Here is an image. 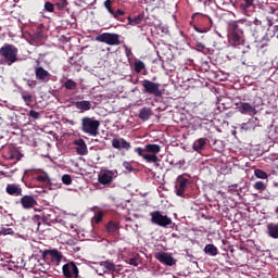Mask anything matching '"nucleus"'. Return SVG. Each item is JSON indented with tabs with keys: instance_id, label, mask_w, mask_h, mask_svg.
Returning <instances> with one entry per match:
<instances>
[{
	"instance_id": "nucleus-1",
	"label": "nucleus",
	"mask_w": 278,
	"mask_h": 278,
	"mask_svg": "<svg viewBox=\"0 0 278 278\" xmlns=\"http://www.w3.org/2000/svg\"><path fill=\"white\" fill-rule=\"evenodd\" d=\"M99 127H101V122H99V119L88 116L81 118L80 129L83 134L97 138L99 135Z\"/></svg>"
},
{
	"instance_id": "nucleus-2",
	"label": "nucleus",
	"mask_w": 278,
	"mask_h": 278,
	"mask_svg": "<svg viewBox=\"0 0 278 278\" xmlns=\"http://www.w3.org/2000/svg\"><path fill=\"white\" fill-rule=\"evenodd\" d=\"M0 58H3L9 66L15 64V62H18V48L12 43H4L0 48Z\"/></svg>"
},
{
	"instance_id": "nucleus-3",
	"label": "nucleus",
	"mask_w": 278,
	"mask_h": 278,
	"mask_svg": "<svg viewBox=\"0 0 278 278\" xmlns=\"http://www.w3.org/2000/svg\"><path fill=\"white\" fill-rule=\"evenodd\" d=\"M142 92L144 94H150V97H154L155 99H160L163 97L164 91H162L160 83H155L153 80L144 79L141 83Z\"/></svg>"
},
{
	"instance_id": "nucleus-4",
	"label": "nucleus",
	"mask_w": 278,
	"mask_h": 278,
	"mask_svg": "<svg viewBox=\"0 0 278 278\" xmlns=\"http://www.w3.org/2000/svg\"><path fill=\"white\" fill-rule=\"evenodd\" d=\"M243 36L244 31L242 30V28H240V25H238V23L235 22L230 24L228 40L232 47H239V45H242Z\"/></svg>"
},
{
	"instance_id": "nucleus-5",
	"label": "nucleus",
	"mask_w": 278,
	"mask_h": 278,
	"mask_svg": "<svg viewBox=\"0 0 278 278\" xmlns=\"http://www.w3.org/2000/svg\"><path fill=\"white\" fill-rule=\"evenodd\" d=\"M97 42H104L110 47H118L121 45V35L115 33H103L96 36Z\"/></svg>"
},
{
	"instance_id": "nucleus-6",
	"label": "nucleus",
	"mask_w": 278,
	"mask_h": 278,
	"mask_svg": "<svg viewBox=\"0 0 278 278\" xmlns=\"http://www.w3.org/2000/svg\"><path fill=\"white\" fill-rule=\"evenodd\" d=\"M150 216L151 223H153V225H157L159 227H168L173 225V219L167 215H162V212L160 211L150 213Z\"/></svg>"
},
{
	"instance_id": "nucleus-7",
	"label": "nucleus",
	"mask_w": 278,
	"mask_h": 278,
	"mask_svg": "<svg viewBox=\"0 0 278 278\" xmlns=\"http://www.w3.org/2000/svg\"><path fill=\"white\" fill-rule=\"evenodd\" d=\"M116 177H118L117 170L104 169L98 175V181L101 184V186H110V184H112Z\"/></svg>"
},
{
	"instance_id": "nucleus-8",
	"label": "nucleus",
	"mask_w": 278,
	"mask_h": 278,
	"mask_svg": "<svg viewBox=\"0 0 278 278\" xmlns=\"http://www.w3.org/2000/svg\"><path fill=\"white\" fill-rule=\"evenodd\" d=\"M266 29L262 26V22L258 20L254 21V27H252V36L255 42H265Z\"/></svg>"
},
{
	"instance_id": "nucleus-9",
	"label": "nucleus",
	"mask_w": 278,
	"mask_h": 278,
	"mask_svg": "<svg viewBox=\"0 0 278 278\" xmlns=\"http://www.w3.org/2000/svg\"><path fill=\"white\" fill-rule=\"evenodd\" d=\"M190 184H192L190 179L184 177V175H179L176 179L175 186L177 197H184V193L186 192Z\"/></svg>"
},
{
	"instance_id": "nucleus-10",
	"label": "nucleus",
	"mask_w": 278,
	"mask_h": 278,
	"mask_svg": "<svg viewBox=\"0 0 278 278\" xmlns=\"http://www.w3.org/2000/svg\"><path fill=\"white\" fill-rule=\"evenodd\" d=\"M63 276L66 278H79V268L75 262H68L62 267Z\"/></svg>"
},
{
	"instance_id": "nucleus-11",
	"label": "nucleus",
	"mask_w": 278,
	"mask_h": 278,
	"mask_svg": "<svg viewBox=\"0 0 278 278\" xmlns=\"http://www.w3.org/2000/svg\"><path fill=\"white\" fill-rule=\"evenodd\" d=\"M236 106L238 112H240V114H244L248 116H255L257 114V109H255V106H253L249 102H239V103H236Z\"/></svg>"
},
{
	"instance_id": "nucleus-12",
	"label": "nucleus",
	"mask_w": 278,
	"mask_h": 278,
	"mask_svg": "<svg viewBox=\"0 0 278 278\" xmlns=\"http://www.w3.org/2000/svg\"><path fill=\"white\" fill-rule=\"evenodd\" d=\"M35 76L38 81H42L43 84H47L51 79V74L42 66L35 67Z\"/></svg>"
},
{
	"instance_id": "nucleus-13",
	"label": "nucleus",
	"mask_w": 278,
	"mask_h": 278,
	"mask_svg": "<svg viewBox=\"0 0 278 278\" xmlns=\"http://www.w3.org/2000/svg\"><path fill=\"white\" fill-rule=\"evenodd\" d=\"M111 144L113 149H116L117 151H121V149L129 151V149H131V143L126 141L125 138H113Z\"/></svg>"
},
{
	"instance_id": "nucleus-14",
	"label": "nucleus",
	"mask_w": 278,
	"mask_h": 278,
	"mask_svg": "<svg viewBox=\"0 0 278 278\" xmlns=\"http://www.w3.org/2000/svg\"><path fill=\"white\" fill-rule=\"evenodd\" d=\"M20 203L24 210H31L38 205V201L33 195H23L20 200Z\"/></svg>"
},
{
	"instance_id": "nucleus-15",
	"label": "nucleus",
	"mask_w": 278,
	"mask_h": 278,
	"mask_svg": "<svg viewBox=\"0 0 278 278\" xmlns=\"http://www.w3.org/2000/svg\"><path fill=\"white\" fill-rule=\"evenodd\" d=\"M156 260L161 262V264H165L166 266H175V258L166 252H159L155 255Z\"/></svg>"
},
{
	"instance_id": "nucleus-16",
	"label": "nucleus",
	"mask_w": 278,
	"mask_h": 278,
	"mask_svg": "<svg viewBox=\"0 0 278 278\" xmlns=\"http://www.w3.org/2000/svg\"><path fill=\"white\" fill-rule=\"evenodd\" d=\"M5 192L10 197H23V188H21V185L9 184L7 185Z\"/></svg>"
},
{
	"instance_id": "nucleus-17",
	"label": "nucleus",
	"mask_w": 278,
	"mask_h": 278,
	"mask_svg": "<svg viewBox=\"0 0 278 278\" xmlns=\"http://www.w3.org/2000/svg\"><path fill=\"white\" fill-rule=\"evenodd\" d=\"M73 144L76 147L77 155H88V146L84 139H75Z\"/></svg>"
},
{
	"instance_id": "nucleus-18",
	"label": "nucleus",
	"mask_w": 278,
	"mask_h": 278,
	"mask_svg": "<svg viewBox=\"0 0 278 278\" xmlns=\"http://www.w3.org/2000/svg\"><path fill=\"white\" fill-rule=\"evenodd\" d=\"M50 257L53 262H62V253L58 250H45L42 252V258L47 260Z\"/></svg>"
},
{
	"instance_id": "nucleus-19",
	"label": "nucleus",
	"mask_w": 278,
	"mask_h": 278,
	"mask_svg": "<svg viewBox=\"0 0 278 278\" xmlns=\"http://www.w3.org/2000/svg\"><path fill=\"white\" fill-rule=\"evenodd\" d=\"M5 160L18 162L21 160V152L16 148L9 147L8 151L3 154Z\"/></svg>"
},
{
	"instance_id": "nucleus-20",
	"label": "nucleus",
	"mask_w": 278,
	"mask_h": 278,
	"mask_svg": "<svg viewBox=\"0 0 278 278\" xmlns=\"http://www.w3.org/2000/svg\"><path fill=\"white\" fill-rule=\"evenodd\" d=\"M205 147H207V139L206 138H200V139H197L193 142L192 149L197 153H201V151H205Z\"/></svg>"
},
{
	"instance_id": "nucleus-21",
	"label": "nucleus",
	"mask_w": 278,
	"mask_h": 278,
	"mask_svg": "<svg viewBox=\"0 0 278 278\" xmlns=\"http://www.w3.org/2000/svg\"><path fill=\"white\" fill-rule=\"evenodd\" d=\"M104 227L109 236H115V233H118V230H119L118 223L114 220H110L108 224H105Z\"/></svg>"
},
{
	"instance_id": "nucleus-22",
	"label": "nucleus",
	"mask_w": 278,
	"mask_h": 278,
	"mask_svg": "<svg viewBox=\"0 0 278 278\" xmlns=\"http://www.w3.org/2000/svg\"><path fill=\"white\" fill-rule=\"evenodd\" d=\"M74 105L76 110H80L81 112H88L92 108V103L88 100L74 102Z\"/></svg>"
},
{
	"instance_id": "nucleus-23",
	"label": "nucleus",
	"mask_w": 278,
	"mask_h": 278,
	"mask_svg": "<svg viewBox=\"0 0 278 278\" xmlns=\"http://www.w3.org/2000/svg\"><path fill=\"white\" fill-rule=\"evenodd\" d=\"M100 266L104 273H116V265L112 261H102L100 262Z\"/></svg>"
},
{
	"instance_id": "nucleus-24",
	"label": "nucleus",
	"mask_w": 278,
	"mask_h": 278,
	"mask_svg": "<svg viewBox=\"0 0 278 278\" xmlns=\"http://www.w3.org/2000/svg\"><path fill=\"white\" fill-rule=\"evenodd\" d=\"M162 151V147L156 143H148L146 144V153H152L154 155H157Z\"/></svg>"
},
{
	"instance_id": "nucleus-25",
	"label": "nucleus",
	"mask_w": 278,
	"mask_h": 278,
	"mask_svg": "<svg viewBox=\"0 0 278 278\" xmlns=\"http://www.w3.org/2000/svg\"><path fill=\"white\" fill-rule=\"evenodd\" d=\"M127 21H128V25H131L132 27H135V25H140L142 21H144V15L139 14L136 17L128 16Z\"/></svg>"
},
{
	"instance_id": "nucleus-26",
	"label": "nucleus",
	"mask_w": 278,
	"mask_h": 278,
	"mask_svg": "<svg viewBox=\"0 0 278 278\" xmlns=\"http://www.w3.org/2000/svg\"><path fill=\"white\" fill-rule=\"evenodd\" d=\"M268 236L274 238L275 240L278 239V225L277 224H268L267 225Z\"/></svg>"
},
{
	"instance_id": "nucleus-27",
	"label": "nucleus",
	"mask_w": 278,
	"mask_h": 278,
	"mask_svg": "<svg viewBox=\"0 0 278 278\" xmlns=\"http://www.w3.org/2000/svg\"><path fill=\"white\" fill-rule=\"evenodd\" d=\"M152 111L149 108H143L139 111V118L141 121H149L151 118Z\"/></svg>"
},
{
	"instance_id": "nucleus-28",
	"label": "nucleus",
	"mask_w": 278,
	"mask_h": 278,
	"mask_svg": "<svg viewBox=\"0 0 278 278\" xmlns=\"http://www.w3.org/2000/svg\"><path fill=\"white\" fill-rule=\"evenodd\" d=\"M204 252L207 253V255H212L214 257L218 255V248H216L214 244H207L204 248Z\"/></svg>"
},
{
	"instance_id": "nucleus-29",
	"label": "nucleus",
	"mask_w": 278,
	"mask_h": 278,
	"mask_svg": "<svg viewBox=\"0 0 278 278\" xmlns=\"http://www.w3.org/2000/svg\"><path fill=\"white\" fill-rule=\"evenodd\" d=\"M36 181H39L40 184H46V186H49L51 184V178H49V175H37Z\"/></svg>"
},
{
	"instance_id": "nucleus-30",
	"label": "nucleus",
	"mask_w": 278,
	"mask_h": 278,
	"mask_svg": "<svg viewBox=\"0 0 278 278\" xmlns=\"http://www.w3.org/2000/svg\"><path fill=\"white\" fill-rule=\"evenodd\" d=\"M254 190H257V192H265L267 186L264 181L258 180L253 185Z\"/></svg>"
},
{
	"instance_id": "nucleus-31",
	"label": "nucleus",
	"mask_w": 278,
	"mask_h": 278,
	"mask_svg": "<svg viewBox=\"0 0 278 278\" xmlns=\"http://www.w3.org/2000/svg\"><path fill=\"white\" fill-rule=\"evenodd\" d=\"M195 49H197V51H199V53H204V54L210 53V49H207L203 45V42H200V41H195Z\"/></svg>"
},
{
	"instance_id": "nucleus-32",
	"label": "nucleus",
	"mask_w": 278,
	"mask_h": 278,
	"mask_svg": "<svg viewBox=\"0 0 278 278\" xmlns=\"http://www.w3.org/2000/svg\"><path fill=\"white\" fill-rule=\"evenodd\" d=\"M254 0H243V2L240 3V9L243 12H247L249 8H253Z\"/></svg>"
},
{
	"instance_id": "nucleus-33",
	"label": "nucleus",
	"mask_w": 278,
	"mask_h": 278,
	"mask_svg": "<svg viewBox=\"0 0 278 278\" xmlns=\"http://www.w3.org/2000/svg\"><path fill=\"white\" fill-rule=\"evenodd\" d=\"M22 99L26 103V105H29L34 101V97L28 91L22 92Z\"/></svg>"
},
{
	"instance_id": "nucleus-34",
	"label": "nucleus",
	"mask_w": 278,
	"mask_h": 278,
	"mask_svg": "<svg viewBox=\"0 0 278 278\" xmlns=\"http://www.w3.org/2000/svg\"><path fill=\"white\" fill-rule=\"evenodd\" d=\"M143 160L148 162V164H155L157 162V154H146L143 155Z\"/></svg>"
},
{
	"instance_id": "nucleus-35",
	"label": "nucleus",
	"mask_w": 278,
	"mask_h": 278,
	"mask_svg": "<svg viewBox=\"0 0 278 278\" xmlns=\"http://www.w3.org/2000/svg\"><path fill=\"white\" fill-rule=\"evenodd\" d=\"M147 66L144 65V62L138 60L135 62V73H142Z\"/></svg>"
},
{
	"instance_id": "nucleus-36",
	"label": "nucleus",
	"mask_w": 278,
	"mask_h": 278,
	"mask_svg": "<svg viewBox=\"0 0 278 278\" xmlns=\"http://www.w3.org/2000/svg\"><path fill=\"white\" fill-rule=\"evenodd\" d=\"M64 88H66V90H75L77 88V83L73 79H67L64 83Z\"/></svg>"
},
{
	"instance_id": "nucleus-37",
	"label": "nucleus",
	"mask_w": 278,
	"mask_h": 278,
	"mask_svg": "<svg viewBox=\"0 0 278 278\" xmlns=\"http://www.w3.org/2000/svg\"><path fill=\"white\" fill-rule=\"evenodd\" d=\"M276 31L275 28H267L265 33V42H269L270 38H275Z\"/></svg>"
},
{
	"instance_id": "nucleus-38",
	"label": "nucleus",
	"mask_w": 278,
	"mask_h": 278,
	"mask_svg": "<svg viewBox=\"0 0 278 278\" xmlns=\"http://www.w3.org/2000/svg\"><path fill=\"white\" fill-rule=\"evenodd\" d=\"M0 233L2 236H14V229L1 226Z\"/></svg>"
},
{
	"instance_id": "nucleus-39",
	"label": "nucleus",
	"mask_w": 278,
	"mask_h": 278,
	"mask_svg": "<svg viewBox=\"0 0 278 278\" xmlns=\"http://www.w3.org/2000/svg\"><path fill=\"white\" fill-rule=\"evenodd\" d=\"M111 15H113L116 21H123L121 16H125V11H123L122 9H117L116 11L113 10V13H111Z\"/></svg>"
},
{
	"instance_id": "nucleus-40",
	"label": "nucleus",
	"mask_w": 278,
	"mask_h": 278,
	"mask_svg": "<svg viewBox=\"0 0 278 278\" xmlns=\"http://www.w3.org/2000/svg\"><path fill=\"white\" fill-rule=\"evenodd\" d=\"M254 175L257 179H266L268 177V174L262 169H255Z\"/></svg>"
},
{
	"instance_id": "nucleus-41",
	"label": "nucleus",
	"mask_w": 278,
	"mask_h": 278,
	"mask_svg": "<svg viewBox=\"0 0 278 278\" xmlns=\"http://www.w3.org/2000/svg\"><path fill=\"white\" fill-rule=\"evenodd\" d=\"M62 182L64 184V186H71L73 184V177H71V175L68 174H64L62 176Z\"/></svg>"
},
{
	"instance_id": "nucleus-42",
	"label": "nucleus",
	"mask_w": 278,
	"mask_h": 278,
	"mask_svg": "<svg viewBox=\"0 0 278 278\" xmlns=\"http://www.w3.org/2000/svg\"><path fill=\"white\" fill-rule=\"evenodd\" d=\"M112 3H114V1L112 0L104 1V8L105 10H108L109 14H114V9L112 8Z\"/></svg>"
},
{
	"instance_id": "nucleus-43",
	"label": "nucleus",
	"mask_w": 278,
	"mask_h": 278,
	"mask_svg": "<svg viewBox=\"0 0 278 278\" xmlns=\"http://www.w3.org/2000/svg\"><path fill=\"white\" fill-rule=\"evenodd\" d=\"M135 153H137V155H139V157H143L144 159V153H147L146 148H136L135 149Z\"/></svg>"
},
{
	"instance_id": "nucleus-44",
	"label": "nucleus",
	"mask_w": 278,
	"mask_h": 278,
	"mask_svg": "<svg viewBox=\"0 0 278 278\" xmlns=\"http://www.w3.org/2000/svg\"><path fill=\"white\" fill-rule=\"evenodd\" d=\"M66 5H68V2L66 0H60L56 3V8L58 10H64V8H66Z\"/></svg>"
},
{
	"instance_id": "nucleus-45",
	"label": "nucleus",
	"mask_w": 278,
	"mask_h": 278,
	"mask_svg": "<svg viewBox=\"0 0 278 278\" xmlns=\"http://www.w3.org/2000/svg\"><path fill=\"white\" fill-rule=\"evenodd\" d=\"M45 10H46V12H53L55 10V7L51 2H46Z\"/></svg>"
},
{
	"instance_id": "nucleus-46",
	"label": "nucleus",
	"mask_w": 278,
	"mask_h": 278,
	"mask_svg": "<svg viewBox=\"0 0 278 278\" xmlns=\"http://www.w3.org/2000/svg\"><path fill=\"white\" fill-rule=\"evenodd\" d=\"M29 116L30 118H35V121H37L38 118H40V113H38L36 110H30Z\"/></svg>"
},
{
	"instance_id": "nucleus-47",
	"label": "nucleus",
	"mask_w": 278,
	"mask_h": 278,
	"mask_svg": "<svg viewBox=\"0 0 278 278\" xmlns=\"http://www.w3.org/2000/svg\"><path fill=\"white\" fill-rule=\"evenodd\" d=\"M94 220H96L97 225H99V223H100L101 220H103V212H98V213L96 214V216H94Z\"/></svg>"
},
{
	"instance_id": "nucleus-48",
	"label": "nucleus",
	"mask_w": 278,
	"mask_h": 278,
	"mask_svg": "<svg viewBox=\"0 0 278 278\" xmlns=\"http://www.w3.org/2000/svg\"><path fill=\"white\" fill-rule=\"evenodd\" d=\"M123 166H124V168H126V170H134V166L131 165V163H129L127 161H125L123 163Z\"/></svg>"
},
{
	"instance_id": "nucleus-49",
	"label": "nucleus",
	"mask_w": 278,
	"mask_h": 278,
	"mask_svg": "<svg viewBox=\"0 0 278 278\" xmlns=\"http://www.w3.org/2000/svg\"><path fill=\"white\" fill-rule=\"evenodd\" d=\"M128 264H130V266H138V258L136 257L129 258Z\"/></svg>"
},
{
	"instance_id": "nucleus-50",
	"label": "nucleus",
	"mask_w": 278,
	"mask_h": 278,
	"mask_svg": "<svg viewBox=\"0 0 278 278\" xmlns=\"http://www.w3.org/2000/svg\"><path fill=\"white\" fill-rule=\"evenodd\" d=\"M24 81L27 83V86L30 88V90H34V80L25 78Z\"/></svg>"
},
{
	"instance_id": "nucleus-51",
	"label": "nucleus",
	"mask_w": 278,
	"mask_h": 278,
	"mask_svg": "<svg viewBox=\"0 0 278 278\" xmlns=\"http://www.w3.org/2000/svg\"><path fill=\"white\" fill-rule=\"evenodd\" d=\"M207 117V113L206 112H198V118H200L201 121H203V118Z\"/></svg>"
},
{
	"instance_id": "nucleus-52",
	"label": "nucleus",
	"mask_w": 278,
	"mask_h": 278,
	"mask_svg": "<svg viewBox=\"0 0 278 278\" xmlns=\"http://www.w3.org/2000/svg\"><path fill=\"white\" fill-rule=\"evenodd\" d=\"M268 14H275V12H277V8L275 7H269L267 10Z\"/></svg>"
},
{
	"instance_id": "nucleus-53",
	"label": "nucleus",
	"mask_w": 278,
	"mask_h": 278,
	"mask_svg": "<svg viewBox=\"0 0 278 278\" xmlns=\"http://www.w3.org/2000/svg\"><path fill=\"white\" fill-rule=\"evenodd\" d=\"M194 29L198 31V34H205L207 31V29H201L197 26H194Z\"/></svg>"
},
{
	"instance_id": "nucleus-54",
	"label": "nucleus",
	"mask_w": 278,
	"mask_h": 278,
	"mask_svg": "<svg viewBox=\"0 0 278 278\" xmlns=\"http://www.w3.org/2000/svg\"><path fill=\"white\" fill-rule=\"evenodd\" d=\"M34 220H40V216L35 215V216H34Z\"/></svg>"
},
{
	"instance_id": "nucleus-55",
	"label": "nucleus",
	"mask_w": 278,
	"mask_h": 278,
	"mask_svg": "<svg viewBox=\"0 0 278 278\" xmlns=\"http://www.w3.org/2000/svg\"><path fill=\"white\" fill-rule=\"evenodd\" d=\"M213 47L217 48L218 47V42L213 41Z\"/></svg>"
},
{
	"instance_id": "nucleus-56",
	"label": "nucleus",
	"mask_w": 278,
	"mask_h": 278,
	"mask_svg": "<svg viewBox=\"0 0 278 278\" xmlns=\"http://www.w3.org/2000/svg\"><path fill=\"white\" fill-rule=\"evenodd\" d=\"M229 188H238V184L231 185Z\"/></svg>"
},
{
	"instance_id": "nucleus-57",
	"label": "nucleus",
	"mask_w": 278,
	"mask_h": 278,
	"mask_svg": "<svg viewBox=\"0 0 278 278\" xmlns=\"http://www.w3.org/2000/svg\"><path fill=\"white\" fill-rule=\"evenodd\" d=\"M33 169H26L25 170V175H27L28 173H31Z\"/></svg>"
}]
</instances>
